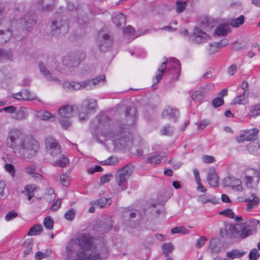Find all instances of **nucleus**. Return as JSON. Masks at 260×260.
<instances>
[{
  "mask_svg": "<svg viewBox=\"0 0 260 260\" xmlns=\"http://www.w3.org/2000/svg\"><path fill=\"white\" fill-rule=\"evenodd\" d=\"M224 181L225 186L236 188L238 191L242 190L241 181L238 179L234 177H229L225 178Z\"/></svg>",
  "mask_w": 260,
  "mask_h": 260,
  "instance_id": "6ab92c4d",
  "label": "nucleus"
},
{
  "mask_svg": "<svg viewBox=\"0 0 260 260\" xmlns=\"http://www.w3.org/2000/svg\"><path fill=\"white\" fill-rule=\"evenodd\" d=\"M39 117L42 120H49L51 118H53L54 116L48 112L44 111L43 112L40 113L39 115Z\"/></svg>",
  "mask_w": 260,
  "mask_h": 260,
  "instance_id": "bf43d9fd",
  "label": "nucleus"
},
{
  "mask_svg": "<svg viewBox=\"0 0 260 260\" xmlns=\"http://www.w3.org/2000/svg\"><path fill=\"white\" fill-rule=\"evenodd\" d=\"M13 57L10 50H6L0 48V61L11 59Z\"/></svg>",
  "mask_w": 260,
  "mask_h": 260,
  "instance_id": "f704fd0d",
  "label": "nucleus"
},
{
  "mask_svg": "<svg viewBox=\"0 0 260 260\" xmlns=\"http://www.w3.org/2000/svg\"><path fill=\"white\" fill-rule=\"evenodd\" d=\"M187 6L186 2L178 1L176 3V11L177 13H182Z\"/></svg>",
  "mask_w": 260,
  "mask_h": 260,
  "instance_id": "a19ab883",
  "label": "nucleus"
},
{
  "mask_svg": "<svg viewBox=\"0 0 260 260\" xmlns=\"http://www.w3.org/2000/svg\"><path fill=\"white\" fill-rule=\"evenodd\" d=\"M89 87V89H91V81L90 80L83 81L82 82H76L75 85L76 90H80L83 88H86Z\"/></svg>",
  "mask_w": 260,
  "mask_h": 260,
  "instance_id": "e433bc0d",
  "label": "nucleus"
},
{
  "mask_svg": "<svg viewBox=\"0 0 260 260\" xmlns=\"http://www.w3.org/2000/svg\"><path fill=\"white\" fill-rule=\"evenodd\" d=\"M162 159H165V161H166L165 156H161L158 155H153L149 156L147 158V162L149 164L156 165L159 164Z\"/></svg>",
  "mask_w": 260,
  "mask_h": 260,
  "instance_id": "2f4dec72",
  "label": "nucleus"
},
{
  "mask_svg": "<svg viewBox=\"0 0 260 260\" xmlns=\"http://www.w3.org/2000/svg\"><path fill=\"white\" fill-rule=\"evenodd\" d=\"M223 103L224 100L221 96L217 97L212 101V105L215 108H217L222 105Z\"/></svg>",
  "mask_w": 260,
  "mask_h": 260,
  "instance_id": "680f3d73",
  "label": "nucleus"
},
{
  "mask_svg": "<svg viewBox=\"0 0 260 260\" xmlns=\"http://www.w3.org/2000/svg\"><path fill=\"white\" fill-rule=\"evenodd\" d=\"M258 130L256 128H253L245 131L244 134L240 135L237 137V141L238 143H243L245 141H254L257 138V134Z\"/></svg>",
  "mask_w": 260,
  "mask_h": 260,
  "instance_id": "2eb2a0df",
  "label": "nucleus"
},
{
  "mask_svg": "<svg viewBox=\"0 0 260 260\" xmlns=\"http://www.w3.org/2000/svg\"><path fill=\"white\" fill-rule=\"evenodd\" d=\"M78 109L76 105H63L59 108L58 110L60 116L59 121L63 128L67 129L71 126L72 122L70 118L76 113Z\"/></svg>",
  "mask_w": 260,
  "mask_h": 260,
  "instance_id": "423d86ee",
  "label": "nucleus"
},
{
  "mask_svg": "<svg viewBox=\"0 0 260 260\" xmlns=\"http://www.w3.org/2000/svg\"><path fill=\"white\" fill-rule=\"evenodd\" d=\"M198 200L199 202L203 204L207 203H211L212 204H216L219 201V199H217L215 197L209 194H201L198 197Z\"/></svg>",
  "mask_w": 260,
  "mask_h": 260,
  "instance_id": "393cba45",
  "label": "nucleus"
},
{
  "mask_svg": "<svg viewBox=\"0 0 260 260\" xmlns=\"http://www.w3.org/2000/svg\"><path fill=\"white\" fill-rule=\"evenodd\" d=\"M250 111L253 116L260 115V104L251 106Z\"/></svg>",
  "mask_w": 260,
  "mask_h": 260,
  "instance_id": "864d4df0",
  "label": "nucleus"
},
{
  "mask_svg": "<svg viewBox=\"0 0 260 260\" xmlns=\"http://www.w3.org/2000/svg\"><path fill=\"white\" fill-rule=\"evenodd\" d=\"M132 174V170L128 166H125L119 170L115 175L116 182L121 190L127 188V179Z\"/></svg>",
  "mask_w": 260,
  "mask_h": 260,
  "instance_id": "6e6552de",
  "label": "nucleus"
},
{
  "mask_svg": "<svg viewBox=\"0 0 260 260\" xmlns=\"http://www.w3.org/2000/svg\"><path fill=\"white\" fill-rule=\"evenodd\" d=\"M85 58V54L83 52L71 53L66 55L63 58V63L69 68L77 67Z\"/></svg>",
  "mask_w": 260,
  "mask_h": 260,
  "instance_id": "9d476101",
  "label": "nucleus"
},
{
  "mask_svg": "<svg viewBox=\"0 0 260 260\" xmlns=\"http://www.w3.org/2000/svg\"><path fill=\"white\" fill-rule=\"evenodd\" d=\"M229 32V24L227 23L219 24L215 30V34L219 36H225Z\"/></svg>",
  "mask_w": 260,
  "mask_h": 260,
  "instance_id": "bb28decb",
  "label": "nucleus"
},
{
  "mask_svg": "<svg viewBox=\"0 0 260 260\" xmlns=\"http://www.w3.org/2000/svg\"><path fill=\"white\" fill-rule=\"evenodd\" d=\"M136 110L134 107H127L125 111V116L127 117V126L133 125L135 122V116L136 115Z\"/></svg>",
  "mask_w": 260,
  "mask_h": 260,
  "instance_id": "5701e85b",
  "label": "nucleus"
},
{
  "mask_svg": "<svg viewBox=\"0 0 260 260\" xmlns=\"http://www.w3.org/2000/svg\"><path fill=\"white\" fill-rule=\"evenodd\" d=\"M118 161V159L116 157L111 156L101 161V164L104 165H115Z\"/></svg>",
  "mask_w": 260,
  "mask_h": 260,
  "instance_id": "c03bdc74",
  "label": "nucleus"
},
{
  "mask_svg": "<svg viewBox=\"0 0 260 260\" xmlns=\"http://www.w3.org/2000/svg\"><path fill=\"white\" fill-rule=\"evenodd\" d=\"M174 128L170 125H167L164 126L161 131L160 133L162 135H166L171 136L173 134Z\"/></svg>",
  "mask_w": 260,
  "mask_h": 260,
  "instance_id": "ea45409f",
  "label": "nucleus"
},
{
  "mask_svg": "<svg viewBox=\"0 0 260 260\" xmlns=\"http://www.w3.org/2000/svg\"><path fill=\"white\" fill-rule=\"evenodd\" d=\"M248 151L254 155L260 154V145L256 143H250L248 146Z\"/></svg>",
  "mask_w": 260,
  "mask_h": 260,
  "instance_id": "72a5a7b5",
  "label": "nucleus"
},
{
  "mask_svg": "<svg viewBox=\"0 0 260 260\" xmlns=\"http://www.w3.org/2000/svg\"><path fill=\"white\" fill-rule=\"evenodd\" d=\"M37 22L36 15L28 13L24 15L22 19L21 20V23L24 25L26 29L29 30L34 24Z\"/></svg>",
  "mask_w": 260,
  "mask_h": 260,
  "instance_id": "f3484780",
  "label": "nucleus"
},
{
  "mask_svg": "<svg viewBox=\"0 0 260 260\" xmlns=\"http://www.w3.org/2000/svg\"><path fill=\"white\" fill-rule=\"evenodd\" d=\"M182 233L183 234H187L188 231L185 229L183 226H179L173 228L171 229V234H179Z\"/></svg>",
  "mask_w": 260,
  "mask_h": 260,
  "instance_id": "603ef678",
  "label": "nucleus"
},
{
  "mask_svg": "<svg viewBox=\"0 0 260 260\" xmlns=\"http://www.w3.org/2000/svg\"><path fill=\"white\" fill-rule=\"evenodd\" d=\"M5 9L0 6V44L8 41L13 36V27L11 21L2 18Z\"/></svg>",
  "mask_w": 260,
  "mask_h": 260,
  "instance_id": "39448f33",
  "label": "nucleus"
},
{
  "mask_svg": "<svg viewBox=\"0 0 260 260\" xmlns=\"http://www.w3.org/2000/svg\"><path fill=\"white\" fill-rule=\"evenodd\" d=\"M249 259L250 260H256L259 257V253L257 249H253L249 253Z\"/></svg>",
  "mask_w": 260,
  "mask_h": 260,
  "instance_id": "13d9d810",
  "label": "nucleus"
},
{
  "mask_svg": "<svg viewBox=\"0 0 260 260\" xmlns=\"http://www.w3.org/2000/svg\"><path fill=\"white\" fill-rule=\"evenodd\" d=\"M162 248L165 257H168L169 254L174 250V246L171 243H169L163 245Z\"/></svg>",
  "mask_w": 260,
  "mask_h": 260,
  "instance_id": "79ce46f5",
  "label": "nucleus"
},
{
  "mask_svg": "<svg viewBox=\"0 0 260 260\" xmlns=\"http://www.w3.org/2000/svg\"><path fill=\"white\" fill-rule=\"evenodd\" d=\"M39 67L41 73L48 81L59 82L58 79L56 77L52 76L50 72L56 69V64L54 60L48 61L46 63L41 62L39 63Z\"/></svg>",
  "mask_w": 260,
  "mask_h": 260,
  "instance_id": "1a4fd4ad",
  "label": "nucleus"
},
{
  "mask_svg": "<svg viewBox=\"0 0 260 260\" xmlns=\"http://www.w3.org/2000/svg\"><path fill=\"white\" fill-rule=\"evenodd\" d=\"M245 17L243 15H241L235 19H232L231 21V25L234 27H237L243 24L244 22Z\"/></svg>",
  "mask_w": 260,
  "mask_h": 260,
  "instance_id": "58836bf2",
  "label": "nucleus"
},
{
  "mask_svg": "<svg viewBox=\"0 0 260 260\" xmlns=\"http://www.w3.org/2000/svg\"><path fill=\"white\" fill-rule=\"evenodd\" d=\"M245 201L248 202L247 209L249 210L256 207L258 205L260 202V199L254 193H251L250 197L246 199Z\"/></svg>",
  "mask_w": 260,
  "mask_h": 260,
  "instance_id": "a878e982",
  "label": "nucleus"
},
{
  "mask_svg": "<svg viewBox=\"0 0 260 260\" xmlns=\"http://www.w3.org/2000/svg\"><path fill=\"white\" fill-rule=\"evenodd\" d=\"M209 249L212 252H218L220 250V241L218 239H211L209 244Z\"/></svg>",
  "mask_w": 260,
  "mask_h": 260,
  "instance_id": "c756f323",
  "label": "nucleus"
},
{
  "mask_svg": "<svg viewBox=\"0 0 260 260\" xmlns=\"http://www.w3.org/2000/svg\"><path fill=\"white\" fill-rule=\"evenodd\" d=\"M76 82L74 81H66L63 83V88L66 90H73L75 89Z\"/></svg>",
  "mask_w": 260,
  "mask_h": 260,
  "instance_id": "3c124183",
  "label": "nucleus"
},
{
  "mask_svg": "<svg viewBox=\"0 0 260 260\" xmlns=\"http://www.w3.org/2000/svg\"><path fill=\"white\" fill-rule=\"evenodd\" d=\"M106 137L109 138L118 148H124L131 143L133 138L131 132L121 126L114 127L106 134Z\"/></svg>",
  "mask_w": 260,
  "mask_h": 260,
  "instance_id": "7ed1b4c3",
  "label": "nucleus"
},
{
  "mask_svg": "<svg viewBox=\"0 0 260 260\" xmlns=\"http://www.w3.org/2000/svg\"><path fill=\"white\" fill-rule=\"evenodd\" d=\"M211 39L210 36L198 27H195L191 35L189 36V40L196 44H201Z\"/></svg>",
  "mask_w": 260,
  "mask_h": 260,
  "instance_id": "9b49d317",
  "label": "nucleus"
},
{
  "mask_svg": "<svg viewBox=\"0 0 260 260\" xmlns=\"http://www.w3.org/2000/svg\"><path fill=\"white\" fill-rule=\"evenodd\" d=\"M105 80V75H101L99 77H97L91 80V87H92V86H96L99 83H100L101 82H104Z\"/></svg>",
  "mask_w": 260,
  "mask_h": 260,
  "instance_id": "4d7b16f0",
  "label": "nucleus"
},
{
  "mask_svg": "<svg viewBox=\"0 0 260 260\" xmlns=\"http://www.w3.org/2000/svg\"><path fill=\"white\" fill-rule=\"evenodd\" d=\"M53 220L50 217L47 216L45 218L43 224L47 229L49 230H52L53 228Z\"/></svg>",
  "mask_w": 260,
  "mask_h": 260,
  "instance_id": "09e8293b",
  "label": "nucleus"
},
{
  "mask_svg": "<svg viewBox=\"0 0 260 260\" xmlns=\"http://www.w3.org/2000/svg\"><path fill=\"white\" fill-rule=\"evenodd\" d=\"M60 181L62 183L63 186L66 187L69 186L70 184V178L68 175L66 174H62L60 175Z\"/></svg>",
  "mask_w": 260,
  "mask_h": 260,
  "instance_id": "052dcab7",
  "label": "nucleus"
},
{
  "mask_svg": "<svg viewBox=\"0 0 260 260\" xmlns=\"http://www.w3.org/2000/svg\"><path fill=\"white\" fill-rule=\"evenodd\" d=\"M5 169L7 172H9L11 175L13 177L15 176V170L13 165L7 164L5 166Z\"/></svg>",
  "mask_w": 260,
  "mask_h": 260,
  "instance_id": "e2e57ef3",
  "label": "nucleus"
},
{
  "mask_svg": "<svg viewBox=\"0 0 260 260\" xmlns=\"http://www.w3.org/2000/svg\"><path fill=\"white\" fill-rule=\"evenodd\" d=\"M243 254V253H240L237 250H233L231 251H229L226 253V256L231 259H234L236 258H239L241 257Z\"/></svg>",
  "mask_w": 260,
  "mask_h": 260,
  "instance_id": "49530a36",
  "label": "nucleus"
},
{
  "mask_svg": "<svg viewBox=\"0 0 260 260\" xmlns=\"http://www.w3.org/2000/svg\"><path fill=\"white\" fill-rule=\"evenodd\" d=\"M207 181L210 185L216 187L218 184V177L214 168L209 169L207 175Z\"/></svg>",
  "mask_w": 260,
  "mask_h": 260,
  "instance_id": "412c9836",
  "label": "nucleus"
},
{
  "mask_svg": "<svg viewBox=\"0 0 260 260\" xmlns=\"http://www.w3.org/2000/svg\"><path fill=\"white\" fill-rule=\"evenodd\" d=\"M167 62L168 59H166L161 64V65L158 68L157 73L154 77L155 81L153 83L152 85V87L153 89H155L157 88V84L161 80L162 75L166 69Z\"/></svg>",
  "mask_w": 260,
  "mask_h": 260,
  "instance_id": "a211bd4d",
  "label": "nucleus"
},
{
  "mask_svg": "<svg viewBox=\"0 0 260 260\" xmlns=\"http://www.w3.org/2000/svg\"><path fill=\"white\" fill-rule=\"evenodd\" d=\"M69 163V159L63 155L61 159H58L55 162L54 166L60 167H65Z\"/></svg>",
  "mask_w": 260,
  "mask_h": 260,
  "instance_id": "a18cd8bd",
  "label": "nucleus"
},
{
  "mask_svg": "<svg viewBox=\"0 0 260 260\" xmlns=\"http://www.w3.org/2000/svg\"><path fill=\"white\" fill-rule=\"evenodd\" d=\"M45 145L48 152L52 156H56L61 152L59 143L52 137H47L46 139Z\"/></svg>",
  "mask_w": 260,
  "mask_h": 260,
  "instance_id": "f8f14e48",
  "label": "nucleus"
},
{
  "mask_svg": "<svg viewBox=\"0 0 260 260\" xmlns=\"http://www.w3.org/2000/svg\"><path fill=\"white\" fill-rule=\"evenodd\" d=\"M179 114L177 109H173L170 107H166L162 113V116L164 118H172L174 121H176Z\"/></svg>",
  "mask_w": 260,
  "mask_h": 260,
  "instance_id": "aec40b11",
  "label": "nucleus"
},
{
  "mask_svg": "<svg viewBox=\"0 0 260 260\" xmlns=\"http://www.w3.org/2000/svg\"><path fill=\"white\" fill-rule=\"evenodd\" d=\"M55 0H40L39 4L42 6V10L48 12L53 9Z\"/></svg>",
  "mask_w": 260,
  "mask_h": 260,
  "instance_id": "c85d7f7f",
  "label": "nucleus"
},
{
  "mask_svg": "<svg viewBox=\"0 0 260 260\" xmlns=\"http://www.w3.org/2000/svg\"><path fill=\"white\" fill-rule=\"evenodd\" d=\"M22 92L23 100L32 101L36 99V96L31 93L28 89H25L21 91Z\"/></svg>",
  "mask_w": 260,
  "mask_h": 260,
  "instance_id": "37998d69",
  "label": "nucleus"
},
{
  "mask_svg": "<svg viewBox=\"0 0 260 260\" xmlns=\"http://www.w3.org/2000/svg\"><path fill=\"white\" fill-rule=\"evenodd\" d=\"M113 23L117 27H121L126 23V17L120 13H116L113 14L112 17Z\"/></svg>",
  "mask_w": 260,
  "mask_h": 260,
  "instance_id": "b1692460",
  "label": "nucleus"
},
{
  "mask_svg": "<svg viewBox=\"0 0 260 260\" xmlns=\"http://www.w3.org/2000/svg\"><path fill=\"white\" fill-rule=\"evenodd\" d=\"M18 214L14 210H12L9 212L5 216V219L7 221H10L14 219L17 216Z\"/></svg>",
  "mask_w": 260,
  "mask_h": 260,
  "instance_id": "0e129e2a",
  "label": "nucleus"
},
{
  "mask_svg": "<svg viewBox=\"0 0 260 260\" xmlns=\"http://www.w3.org/2000/svg\"><path fill=\"white\" fill-rule=\"evenodd\" d=\"M43 231V227L41 224H37L31 227L28 232V236H35L40 234Z\"/></svg>",
  "mask_w": 260,
  "mask_h": 260,
  "instance_id": "473e14b6",
  "label": "nucleus"
},
{
  "mask_svg": "<svg viewBox=\"0 0 260 260\" xmlns=\"http://www.w3.org/2000/svg\"><path fill=\"white\" fill-rule=\"evenodd\" d=\"M249 95L245 93L236 96L232 102V105H245L248 103Z\"/></svg>",
  "mask_w": 260,
  "mask_h": 260,
  "instance_id": "cd10ccee",
  "label": "nucleus"
},
{
  "mask_svg": "<svg viewBox=\"0 0 260 260\" xmlns=\"http://www.w3.org/2000/svg\"><path fill=\"white\" fill-rule=\"evenodd\" d=\"M36 189L35 185H27L24 187V191L23 193L25 194H34V192Z\"/></svg>",
  "mask_w": 260,
  "mask_h": 260,
  "instance_id": "338daca9",
  "label": "nucleus"
},
{
  "mask_svg": "<svg viewBox=\"0 0 260 260\" xmlns=\"http://www.w3.org/2000/svg\"><path fill=\"white\" fill-rule=\"evenodd\" d=\"M245 176H246L248 178H249V177L253 179L255 178L256 179V181H258L260 178L258 171L252 169L247 170L245 171Z\"/></svg>",
  "mask_w": 260,
  "mask_h": 260,
  "instance_id": "c9c22d12",
  "label": "nucleus"
},
{
  "mask_svg": "<svg viewBox=\"0 0 260 260\" xmlns=\"http://www.w3.org/2000/svg\"><path fill=\"white\" fill-rule=\"evenodd\" d=\"M204 97V94L201 90H198L194 92L192 95L191 99L193 101H200L203 99Z\"/></svg>",
  "mask_w": 260,
  "mask_h": 260,
  "instance_id": "5fc2aeb1",
  "label": "nucleus"
},
{
  "mask_svg": "<svg viewBox=\"0 0 260 260\" xmlns=\"http://www.w3.org/2000/svg\"><path fill=\"white\" fill-rule=\"evenodd\" d=\"M220 44H221V43L214 42L210 43L207 48L209 54H212L218 51L220 49Z\"/></svg>",
  "mask_w": 260,
  "mask_h": 260,
  "instance_id": "4c0bfd02",
  "label": "nucleus"
},
{
  "mask_svg": "<svg viewBox=\"0 0 260 260\" xmlns=\"http://www.w3.org/2000/svg\"><path fill=\"white\" fill-rule=\"evenodd\" d=\"M51 33L53 36L64 35L69 30V24L66 16L56 12L51 24Z\"/></svg>",
  "mask_w": 260,
  "mask_h": 260,
  "instance_id": "20e7f679",
  "label": "nucleus"
},
{
  "mask_svg": "<svg viewBox=\"0 0 260 260\" xmlns=\"http://www.w3.org/2000/svg\"><path fill=\"white\" fill-rule=\"evenodd\" d=\"M96 106V101L93 99H85L82 103L81 109L90 111L94 110Z\"/></svg>",
  "mask_w": 260,
  "mask_h": 260,
  "instance_id": "4be33fe9",
  "label": "nucleus"
},
{
  "mask_svg": "<svg viewBox=\"0 0 260 260\" xmlns=\"http://www.w3.org/2000/svg\"><path fill=\"white\" fill-rule=\"evenodd\" d=\"M12 118L16 120H22L25 118V113L23 110H18L12 116Z\"/></svg>",
  "mask_w": 260,
  "mask_h": 260,
  "instance_id": "8fccbe9b",
  "label": "nucleus"
},
{
  "mask_svg": "<svg viewBox=\"0 0 260 260\" xmlns=\"http://www.w3.org/2000/svg\"><path fill=\"white\" fill-rule=\"evenodd\" d=\"M75 216V211L74 209L72 208L68 210L64 214V218L69 221H72L73 220Z\"/></svg>",
  "mask_w": 260,
  "mask_h": 260,
  "instance_id": "6e6d98bb",
  "label": "nucleus"
},
{
  "mask_svg": "<svg viewBox=\"0 0 260 260\" xmlns=\"http://www.w3.org/2000/svg\"><path fill=\"white\" fill-rule=\"evenodd\" d=\"M113 226V221L111 219L108 218L104 221H100L94 226V230L97 232L102 234L108 232Z\"/></svg>",
  "mask_w": 260,
  "mask_h": 260,
  "instance_id": "ddd939ff",
  "label": "nucleus"
},
{
  "mask_svg": "<svg viewBox=\"0 0 260 260\" xmlns=\"http://www.w3.org/2000/svg\"><path fill=\"white\" fill-rule=\"evenodd\" d=\"M77 111H78L79 118L80 121H84L87 119L89 113L88 111L81 109V107L80 109L78 108Z\"/></svg>",
  "mask_w": 260,
  "mask_h": 260,
  "instance_id": "de8ad7c7",
  "label": "nucleus"
},
{
  "mask_svg": "<svg viewBox=\"0 0 260 260\" xmlns=\"http://www.w3.org/2000/svg\"><path fill=\"white\" fill-rule=\"evenodd\" d=\"M224 231H226V235L230 234L231 236L242 239L246 238L252 233L251 230L246 223L226 225Z\"/></svg>",
  "mask_w": 260,
  "mask_h": 260,
  "instance_id": "0eeeda50",
  "label": "nucleus"
},
{
  "mask_svg": "<svg viewBox=\"0 0 260 260\" xmlns=\"http://www.w3.org/2000/svg\"><path fill=\"white\" fill-rule=\"evenodd\" d=\"M220 214L225 215L231 218H234L235 217V213L230 209H225L221 211Z\"/></svg>",
  "mask_w": 260,
  "mask_h": 260,
  "instance_id": "69168bd1",
  "label": "nucleus"
},
{
  "mask_svg": "<svg viewBox=\"0 0 260 260\" xmlns=\"http://www.w3.org/2000/svg\"><path fill=\"white\" fill-rule=\"evenodd\" d=\"M76 243L80 249L76 252V260H106L108 256L106 246L96 247L94 238L90 234L84 233L76 238Z\"/></svg>",
  "mask_w": 260,
  "mask_h": 260,
  "instance_id": "f03ea898",
  "label": "nucleus"
},
{
  "mask_svg": "<svg viewBox=\"0 0 260 260\" xmlns=\"http://www.w3.org/2000/svg\"><path fill=\"white\" fill-rule=\"evenodd\" d=\"M202 160L206 164L212 163L215 161L214 157L209 155H203L202 156Z\"/></svg>",
  "mask_w": 260,
  "mask_h": 260,
  "instance_id": "774afa93",
  "label": "nucleus"
},
{
  "mask_svg": "<svg viewBox=\"0 0 260 260\" xmlns=\"http://www.w3.org/2000/svg\"><path fill=\"white\" fill-rule=\"evenodd\" d=\"M77 244L76 242L75 243L73 241H70L66 247V257L65 260H76V254L74 256L75 253L76 247Z\"/></svg>",
  "mask_w": 260,
  "mask_h": 260,
  "instance_id": "dca6fc26",
  "label": "nucleus"
},
{
  "mask_svg": "<svg viewBox=\"0 0 260 260\" xmlns=\"http://www.w3.org/2000/svg\"><path fill=\"white\" fill-rule=\"evenodd\" d=\"M112 203L110 198H101L94 202V205L100 208L108 207Z\"/></svg>",
  "mask_w": 260,
  "mask_h": 260,
  "instance_id": "7c9ffc66",
  "label": "nucleus"
},
{
  "mask_svg": "<svg viewBox=\"0 0 260 260\" xmlns=\"http://www.w3.org/2000/svg\"><path fill=\"white\" fill-rule=\"evenodd\" d=\"M98 38L99 41V48L101 51H105L112 44V40L110 36L104 34L102 31L99 32Z\"/></svg>",
  "mask_w": 260,
  "mask_h": 260,
  "instance_id": "4468645a",
  "label": "nucleus"
},
{
  "mask_svg": "<svg viewBox=\"0 0 260 260\" xmlns=\"http://www.w3.org/2000/svg\"><path fill=\"white\" fill-rule=\"evenodd\" d=\"M6 145L16 156L25 159L34 157L39 148V142L32 136L26 135L15 128L9 131Z\"/></svg>",
  "mask_w": 260,
  "mask_h": 260,
  "instance_id": "f257e3e1",
  "label": "nucleus"
}]
</instances>
